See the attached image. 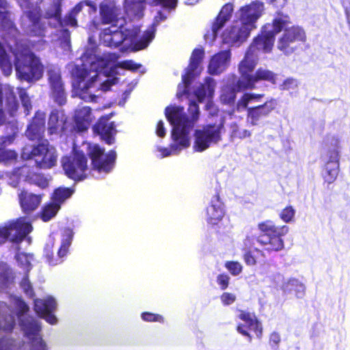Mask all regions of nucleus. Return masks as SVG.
<instances>
[{"label":"nucleus","instance_id":"24","mask_svg":"<svg viewBox=\"0 0 350 350\" xmlns=\"http://www.w3.org/2000/svg\"><path fill=\"white\" fill-rule=\"evenodd\" d=\"M94 131L98 134L101 139L107 144H111L114 142V136L116 134L115 124L109 121L107 117H102L94 126Z\"/></svg>","mask_w":350,"mask_h":350},{"label":"nucleus","instance_id":"26","mask_svg":"<svg viewBox=\"0 0 350 350\" xmlns=\"http://www.w3.org/2000/svg\"><path fill=\"white\" fill-rule=\"evenodd\" d=\"M325 163L323 171V177L328 183H333L338 174L339 171V159L336 152H332L329 157H323Z\"/></svg>","mask_w":350,"mask_h":350},{"label":"nucleus","instance_id":"52","mask_svg":"<svg viewBox=\"0 0 350 350\" xmlns=\"http://www.w3.org/2000/svg\"><path fill=\"white\" fill-rule=\"evenodd\" d=\"M10 232H7L5 227H0V244L4 243L7 239L8 240H16V237L12 234V231H17V228L14 226H11Z\"/></svg>","mask_w":350,"mask_h":350},{"label":"nucleus","instance_id":"35","mask_svg":"<svg viewBox=\"0 0 350 350\" xmlns=\"http://www.w3.org/2000/svg\"><path fill=\"white\" fill-rule=\"evenodd\" d=\"M92 116L91 113V109L89 107H79L75 111V122L76 127L79 131H84L88 129L90 122H92Z\"/></svg>","mask_w":350,"mask_h":350},{"label":"nucleus","instance_id":"43","mask_svg":"<svg viewBox=\"0 0 350 350\" xmlns=\"http://www.w3.org/2000/svg\"><path fill=\"white\" fill-rule=\"evenodd\" d=\"M13 280L12 271L5 263L0 262V291H4Z\"/></svg>","mask_w":350,"mask_h":350},{"label":"nucleus","instance_id":"51","mask_svg":"<svg viewBox=\"0 0 350 350\" xmlns=\"http://www.w3.org/2000/svg\"><path fill=\"white\" fill-rule=\"evenodd\" d=\"M225 267L234 276L239 275L243 270L242 265L237 261H227L225 263Z\"/></svg>","mask_w":350,"mask_h":350},{"label":"nucleus","instance_id":"11","mask_svg":"<svg viewBox=\"0 0 350 350\" xmlns=\"http://www.w3.org/2000/svg\"><path fill=\"white\" fill-rule=\"evenodd\" d=\"M87 152L92 160L93 176L96 178L95 173L100 175H106L113 167L116 154L111 150L107 154H104V150L97 144H87Z\"/></svg>","mask_w":350,"mask_h":350},{"label":"nucleus","instance_id":"37","mask_svg":"<svg viewBox=\"0 0 350 350\" xmlns=\"http://www.w3.org/2000/svg\"><path fill=\"white\" fill-rule=\"evenodd\" d=\"M276 75L266 68H259L255 73L253 74L251 80H250L245 88L253 90L256 88V83L259 81H267L272 83H275Z\"/></svg>","mask_w":350,"mask_h":350},{"label":"nucleus","instance_id":"64","mask_svg":"<svg viewBox=\"0 0 350 350\" xmlns=\"http://www.w3.org/2000/svg\"><path fill=\"white\" fill-rule=\"evenodd\" d=\"M156 133H157V135L160 137H163L165 136V129L164 128V124H163V121L160 120L157 123Z\"/></svg>","mask_w":350,"mask_h":350},{"label":"nucleus","instance_id":"28","mask_svg":"<svg viewBox=\"0 0 350 350\" xmlns=\"http://www.w3.org/2000/svg\"><path fill=\"white\" fill-rule=\"evenodd\" d=\"M44 124L45 114L42 111H37L26 131L27 137L31 140L40 139L44 131Z\"/></svg>","mask_w":350,"mask_h":350},{"label":"nucleus","instance_id":"50","mask_svg":"<svg viewBox=\"0 0 350 350\" xmlns=\"http://www.w3.org/2000/svg\"><path fill=\"white\" fill-rule=\"evenodd\" d=\"M17 93L19 95L25 112L26 113V115H28L31 109L30 98L27 95L26 90L24 89L17 88Z\"/></svg>","mask_w":350,"mask_h":350},{"label":"nucleus","instance_id":"57","mask_svg":"<svg viewBox=\"0 0 350 350\" xmlns=\"http://www.w3.org/2000/svg\"><path fill=\"white\" fill-rule=\"evenodd\" d=\"M151 3L154 5H161L165 8H174L177 0H150Z\"/></svg>","mask_w":350,"mask_h":350},{"label":"nucleus","instance_id":"44","mask_svg":"<svg viewBox=\"0 0 350 350\" xmlns=\"http://www.w3.org/2000/svg\"><path fill=\"white\" fill-rule=\"evenodd\" d=\"M73 192L74 191L69 188L59 187L54 191L51 198V202L59 204V207H61L62 204L69 198L72 195Z\"/></svg>","mask_w":350,"mask_h":350},{"label":"nucleus","instance_id":"31","mask_svg":"<svg viewBox=\"0 0 350 350\" xmlns=\"http://www.w3.org/2000/svg\"><path fill=\"white\" fill-rule=\"evenodd\" d=\"M17 228V231L13 230L12 234L16 236V240H10L11 242L18 243L32 230V226L27 221L25 218H19L15 221L10 222L5 226L7 232H10L11 226Z\"/></svg>","mask_w":350,"mask_h":350},{"label":"nucleus","instance_id":"23","mask_svg":"<svg viewBox=\"0 0 350 350\" xmlns=\"http://www.w3.org/2000/svg\"><path fill=\"white\" fill-rule=\"evenodd\" d=\"M56 305L55 300L51 297H48L43 299H36L34 302L36 312L48 323L52 325L57 323V319L53 314V312L55 309Z\"/></svg>","mask_w":350,"mask_h":350},{"label":"nucleus","instance_id":"6","mask_svg":"<svg viewBox=\"0 0 350 350\" xmlns=\"http://www.w3.org/2000/svg\"><path fill=\"white\" fill-rule=\"evenodd\" d=\"M264 97L263 94L245 93L237 101L230 115H234L236 111L242 112L247 110L248 124L252 126L258 125L260 121L268 117L278 105L273 98H269L261 104Z\"/></svg>","mask_w":350,"mask_h":350},{"label":"nucleus","instance_id":"4","mask_svg":"<svg viewBox=\"0 0 350 350\" xmlns=\"http://www.w3.org/2000/svg\"><path fill=\"white\" fill-rule=\"evenodd\" d=\"M62 0H38L39 6H37L38 10L45 18L51 19L54 23L53 25L55 27H59L58 30L59 42L62 48L67 51L70 50V40L69 31L64 28V25L71 27L77 26V17L82 11L85 6H89L92 9L93 12L96 11L95 4L90 1H82L75 5V7L66 16L62 21L61 18L62 14Z\"/></svg>","mask_w":350,"mask_h":350},{"label":"nucleus","instance_id":"47","mask_svg":"<svg viewBox=\"0 0 350 350\" xmlns=\"http://www.w3.org/2000/svg\"><path fill=\"white\" fill-rule=\"evenodd\" d=\"M59 204L50 202L46 204L42 208V219L44 221H48L55 217L59 210Z\"/></svg>","mask_w":350,"mask_h":350},{"label":"nucleus","instance_id":"14","mask_svg":"<svg viewBox=\"0 0 350 350\" xmlns=\"http://www.w3.org/2000/svg\"><path fill=\"white\" fill-rule=\"evenodd\" d=\"M61 163L65 174L69 178L81 180L87 177V159L83 153L75 150L72 156L63 157Z\"/></svg>","mask_w":350,"mask_h":350},{"label":"nucleus","instance_id":"48","mask_svg":"<svg viewBox=\"0 0 350 350\" xmlns=\"http://www.w3.org/2000/svg\"><path fill=\"white\" fill-rule=\"evenodd\" d=\"M23 167L17 169H14L12 172L7 173L6 176L8 178V184L14 187H16L21 180L27 181L29 179H25L23 177V174H27V173H23L21 170Z\"/></svg>","mask_w":350,"mask_h":350},{"label":"nucleus","instance_id":"34","mask_svg":"<svg viewBox=\"0 0 350 350\" xmlns=\"http://www.w3.org/2000/svg\"><path fill=\"white\" fill-rule=\"evenodd\" d=\"M19 199L23 211L29 213L39 206L42 201V196L27 191H22L19 194Z\"/></svg>","mask_w":350,"mask_h":350},{"label":"nucleus","instance_id":"60","mask_svg":"<svg viewBox=\"0 0 350 350\" xmlns=\"http://www.w3.org/2000/svg\"><path fill=\"white\" fill-rule=\"evenodd\" d=\"M243 260L247 265L254 266L256 264L257 260L251 250H247L243 254Z\"/></svg>","mask_w":350,"mask_h":350},{"label":"nucleus","instance_id":"27","mask_svg":"<svg viewBox=\"0 0 350 350\" xmlns=\"http://www.w3.org/2000/svg\"><path fill=\"white\" fill-rule=\"evenodd\" d=\"M230 56V51H224L213 56L208 65L209 72L217 75L224 72L229 66Z\"/></svg>","mask_w":350,"mask_h":350},{"label":"nucleus","instance_id":"56","mask_svg":"<svg viewBox=\"0 0 350 350\" xmlns=\"http://www.w3.org/2000/svg\"><path fill=\"white\" fill-rule=\"evenodd\" d=\"M21 286L27 296L32 297L33 295V288L27 276L23 278Z\"/></svg>","mask_w":350,"mask_h":350},{"label":"nucleus","instance_id":"18","mask_svg":"<svg viewBox=\"0 0 350 350\" xmlns=\"http://www.w3.org/2000/svg\"><path fill=\"white\" fill-rule=\"evenodd\" d=\"M204 52L201 49H195L190 58V64L186 70V72L182 77L183 83L179 84L176 96L180 98L186 93L187 86L190 84L191 79L199 74L202 70L200 63L203 59Z\"/></svg>","mask_w":350,"mask_h":350},{"label":"nucleus","instance_id":"5","mask_svg":"<svg viewBox=\"0 0 350 350\" xmlns=\"http://www.w3.org/2000/svg\"><path fill=\"white\" fill-rule=\"evenodd\" d=\"M166 18L167 16L164 13L158 12L157 15L154 16L152 26L144 33L139 40H137V35L139 32L138 27L122 31L119 29L120 27L116 26L104 29L100 35V40L104 45L109 47H118L123 44V47L133 46L135 51L144 49L154 38L155 26Z\"/></svg>","mask_w":350,"mask_h":350},{"label":"nucleus","instance_id":"46","mask_svg":"<svg viewBox=\"0 0 350 350\" xmlns=\"http://www.w3.org/2000/svg\"><path fill=\"white\" fill-rule=\"evenodd\" d=\"M0 67L6 76H9L12 71V65L3 46L0 43Z\"/></svg>","mask_w":350,"mask_h":350},{"label":"nucleus","instance_id":"55","mask_svg":"<svg viewBox=\"0 0 350 350\" xmlns=\"http://www.w3.org/2000/svg\"><path fill=\"white\" fill-rule=\"evenodd\" d=\"M16 153L10 150L0 149V162L14 160Z\"/></svg>","mask_w":350,"mask_h":350},{"label":"nucleus","instance_id":"41","mask_svg":"<svg viewBox=\"0 0 350 350\" xmlns=\"http://www.w3.org/2000/svg\"><path fill=\"white\" fill-rule=\"evenodd\" d=\"M21 171L23 173H27V174L23 176L25 179H29L28 181L35 183L41 188H45L48 186L49 180L43 176L34 173L29 166L23 165Z\"/></svg>","mask_w":350,"mask_h":350},{"label":"nucleus","instance_id":"33","mask_svg":"<svg viewBox=\"0 0 350 350\" xmlns=\"http://www.w3.org/2000/svg\"><path fill=\"white\" fill-rule=\"evenodd\" d=\"M66 117L63 111L53 110L48 121V132L51 134H57L64 129Z\"/></svg>","mask_w":350,"mask_h":350},{"label":"nucleus","instance_id":"42","mask_svg":"<svg viewBox=\"0 0 350 350\" xmlns=\"http://www.w3.org/2000/svg\"><path fill=\"white\" fill-rule=\"evenodd\" d=\"M324 146L326 152L323 157H329L332 152H336L338 159L340 157V139L335 135H327L324 139Z\"/></svg>","mask_w":350,"mask_h":350},{"label":"nucleus","instance_id":"49","mask_svg":"<svg viewBox=\"0 0 350 350\" xmlns=\"http://www.w3.org/2000/svg\"><path fill=\"white\" fill-rule=\"evenodd\" d=\"M232 137H236L240 139L249 138L252 136V132L247 129H240L237 123H232L230 126Z\"/></svg>","mask_w":350,"mask_h":350},{"label":"nucleus","instance_id":"38","mask_svg":"<svg viewBox=\"0 0 350 350\" xmlns=\"http://www.w3.org/2000/svg\"><path fill=\"white\" fill-rule=\"evenodd\" d=\"M232 11L233 5L231 3H227L222 8L216 19V21L212 26V33L211 36L213 39L215 38L217 32L219 30V29L222 27L225 23L230 18Z\"/></svg>","mask_w":350,"mask_h":350},{"label":"nucleus","instance_id":"1","mask_svg":"<svg viewBox=\"0 0 350 350\" xmlns=\"http://www.w3.org/2000/svg\"><path fill=\"white\" fill-rule=\"evenodd\" d=\"M118 59L115 53L100 54L95 40L90 36L88 46L81 57V66H75L72 69V94L88 102H95L103 92L118 82L115 77L117 69L120 68L135 71L141 64L133 60H125L113 65Z\"/></svg>","mask_w":350,"mask_h":350},{"label":"nucleus","instance_id":"2","mask_svg":"<svg viewBox=\"0 0 350 350\" xmlns=\"http://www.w3.org/2000/svg\"><path fill=\"white\" fill-rule=\"evenodd\" d=\"M29 308L19 297L11 299V306L0 304V331L10 332L15 325L17 317L19 325L25 336L31 342V350H46V345L40 336V325L38 321L27 315ZM18 345L8 338L0 339V350H18Z\"/></svg>","mask_w":350,"mask_h":350},{"label":"nucleus","instance_id":"17","mask_svg":"<svg viewBox=\"0 0 350 350\" xmlns=\"http://www.w3.org/2000/svg\"><path fill=\"white\" fill-rule=\"evenodd\" d=\"M264 10L263 3L253 1L239 9L237 14V22L253 31L256 28V22L262 15Z\"/></svg>","mask_w":350,"mask_h":350},{"label":"nucleus","instance_id":"16","mask_svg":"<svg viewBox=\"0 0 350 350\" xmlns=\"http://www.w3.org/2000/svg\"><path fill=\"white\" fill-rule=\"evenodd\" d=\"M73 232L70 228H65L62 231L61 245L57 251V256H53V247L55 243L53 237H50L44 247V256L48 262L51 265H56L62 262V258L66 255L71 244Z\"/></svg>","mask_w":350,"mask_h":350},{"label":"nucleus","instance_id":"29","mask_svg":"<svg viewBox=\"0 0 350 350\" xmlns=\"http://www.w3.org/2000/svg\"><path fill=\"white\" fill-rule=\"evenodd\" d=\"M225 215L223 203L220 201L219 196L212 198L210 205L206 208V220L213 225L220 221Z\"/></svg>","mask_w":350,"mask_h":350},{"label":"nucleus","instance_id":"39","mask_svg":"<svg viewBox=\"0 0 350 350\" xmlns=\"http://www.w3.org/2000/svg\"><path fill=\"white\" fill-rule=\"evenodd\" d=\"M282 288L285 293H295L297 298H302L305 295V286L296 279H289L285 282Z\"/></svg>","mask_w":350,"mask_h":350},{"label":"nucleus","instance_id":"53","mask_svg":"<svg viewBox=\"0 0 350 350\" xmlns=\"http://www.w3.org/2000/svg\"><path fill=\"white\" fill-rule=\"evenodd\" d=\"M16 258L19 265L27 269V271L29 270L31 260L33 259L31 255L20 253L16 256Z\"/></svg>","mask_w":350,"mask_h":350},{"label":"nucleus","instance_id":"8","mask_svg":"<svg viewBox=\"0 0 350 350\" xmlns=\"http://www.w3.org/2000/svg\"><path fill=\"white\" fill-rule=\"evenodd\" d=\"M260 231L256 241L262 247V250L256 248L254 250L265 256V252L270 254L272 252H278L284 247L282 237L287 234L288 228L286 226H275L271 221L261 222L258 225Z\"/></svg>","mask_w":350,"mask_h":350},{"label":"nucleus","instance_id":"54","mask_svg":"<svg viewBox=\"0 0 350 350\" xmlns=\"http://www.w3.org/2000/svg\"><path fill=\"white\" fill-rule=\"evenodd\" d=\"M295 209L291 206H287L285 208H284L282 212L280 214V218L284 221V222H290L293 218L295 216Z\"/></svg>","mask_w":350,"mask_h":350},{"label":"nucleus","instance_id":"10","mask_svg":"<svg viewBox=\"0 0 350 350\" xmlns=\"http://www.w3.org/2000/svg\"><path fill=\"white\" fill-rule=\"evenodd\" d=\"M21 157L24 160L33 159V163L40 168H51L56 164L57 156L53 146L42 143L37 146H25Z\"/></svg>","mask_w":350,"mask_h":350},{"label":"nucleus","instance_id":"12","mask_svg":"<svg viewBox=\"0 0 350 350\" xmlns=\"http://www.w3.org/2000/svg\"><path fill=\"white\" fill-rule=\"evenodd\" d=\"M223 122L219 124H208L195 131L193 149L197 152H202L212 144H216L221 139Z\"/></svg>","mask_w":350,"mask_h":350},{"label":"nucleus","instance_id":"59","mask_svg":"<svg viewBox=\"0 0 350 350\" xmlns=\"http://www.w3.org/2000/svg\"><path fill=\"white\" fill-rule=\"evenodd\" d=\"M297 87V81L293 79H287L280 85V89L283 90H293Z\"/></svg>","mask_w":350,"mask_h":350},{"label":"nucleus","instance_id":"13","mask_svg":"<svg viewBox=\"0 0 350 350\" xmlns=\"http://www.w3.org/2000/svg\"><path fill=\"white\" fill-rule=\"evenodd\" d=\"M21 8L23 10L25 17L27 22H23V27L31 36H43L46 26L42 22L37 6L31 3L29 0H17Z\"/></svg>","mask_w":350,"mask_h":350},{"label":"nucleus","instance_id":"7","mask_svg":"<svg viewBox=\"0 0 350 350\" xmlns=\"http://www.w3.org/2000/svg\"><path fill=\"white\" fill-rule=\"evenodd\" d=\"M11 50L15 57V68L19 78L30 82L38 81L42 77V64L26 44L17 43Z\"/></svg>","mask_w":350,"mask_h":350},{"label":"nucleus","instance_id":"22","mask_svg":"<svg viewBox=\"0 0 350 350\" xmlns=\"http://www.w3.org/2000/svg\"><path fill=\"white\" fill-rule=\"evenodd\" d=\"M239 318L245 322L244 324H240L237 326V331L249 338V341H251V336H250L246 328L250 330L254 331L258 337H260L262 334V326L260 322L257 320L256 316L250 312L241 311Z\"/></svg>","mask_w":350,"mask_h":350},{"label":"nucleus","instance_id":"63","mask_svg":"<svg viewBox=\"0 0 350 350\" xmlns=\"http://www.w3.org/2000/svg\"><path fill=\"white\" fill-rule=\"evenodd\" d=\"M10 129L12 131L11 135L4 137L2 140L5 144H10L14 139L16 133L18 132V129L13 124L10 125Z\"/></svg>","mask_w":350,"mask_h":350},{"label":"nucleus","instance_id":"15","mask_svg":"<svg viewBox=\"0 0 350 350\" xmlns=\"http://www.w3.org/2000/svg\"><path fill=\"white\" fill-rule=\"evenodd\" d=\"M289 23L282 29L284 32L278 41V49L286 54H290L295 51L297 44L299 42H304L306 36L304 30L299 26H292L288 27Z\"/></svg>","mask_w":350,"mask_h":350},{"label":"nucleus","instance_id":"61","mask_svg":"<svg viewBox=\"0 0 350 350\" xmlns=\"http://www.w3.org/2000/svg\"><path fill=\"white\" fill-rule=\"evenodd\" d=\"M229 280L230 277L225 273L219 274L217 277V282L222 290L226 289L228 286Z\"/></svg>","mask_w":350,"mask_h":350},{"label":"nucleus","instance_id":"9","mask_svg":"<svg viewBox=\"0 0 350 350\" xmlns=\"http://www.w3.org/2000/svg\"><path fill=\"white\" fill-rule=\"evenodd\" d=\"M288 23L289 16L279 14L271 24H267L264 26L261 35L253 40L247 50L257 55L260 51L265 53L269 52L273 45L275 35L280 32L282 28Z\"/></svg>","mask_w":350,"mask_h":350},{"label":"nucleus","instance_id":"36","mask_svg":"<svg viewBox=\"0 0 350 350\" xmlns=\"http://www.w3.org/2000/svg\"><path fill=\"white\" fill-rule=\"evenodd\" d=\"M124 11L131 19H139L143 16L145 8L144 0H125Z\"/></svg>","mask_w":350,"mask_h":350},{"label":"nucleus","instance_id":"40","mask_svg":"<svg viewBox=\"0 0 350 350\" xmlns=\"http://www.w3.org/2000/svg\"><path fill=\"white\" fill-rule=\"evenodd\" d=\"M215 88V81L212 78H206L205 83L200 85L199 88L195 90V94L198 102H202L206 96L211 97L214 93Z\"/></svg>","mask_w":350,"mask_h":350},{"label":"nucleus","instance_id":"62","mask_svg":"<svg viewBox=\"0 0 350 350\" xmlns=\"http://www.w3.org/2000/svg\"><path fill=\"white\" fill-rule=\"evenodd\" d=\"M236 300L235 295L230 293H224L221 295V301L225 306H228L233 304Z\"/></svg>","mask_w":350,"mask_h":350},{"label":"nucleus","instance_id":"19","mask_svg":"<svg viewBox=\"0 0 350 350\" xmlns=\"http://www.w3.org/2000/svg\"><path fill=\"white\" fill-rule=\"evenodd\" d=\"M258 55L247 50L243 59L238 66V70L241 77L237 79L238 86L241 88H245L246 83H248L253 75L252 73L258 64Z\"/></svg>","mask_w":350,"mask_h":350},{"label":"nucleus","instance_id":"30","mask_svg":"<svg viewBox=\"0 0 350 350\" xmlns=\"http://www.w3.org/2000/svg\"><path fill=\"white\" fill-rule=\"evenodd\" d=\"M237 78L234 75L229 77L226 84L221 89L220 98L222 103L230 104L234 102L236 94L241 90H249V88H241L237 84Z\"/></svg>","mask_w":350,"mask_h":350},{"label":"nucleus","instance_id":"32","mask_svg":"<svg viewBox=\"0 0 350 350\" xmlns=\"http://www.w3.org/2000/svg\"><path fill=\"white\" fill-rule=\"evenodd\" d=\"M3 94L5 96L6 107L11 116H15L18 109V103L16 99L14 88L9 85L0 84V104L2 103Z\"/></svg>","mask_w":350,"mask_h":350},{"label":"nucleus","instance_id":"20","mask_svg":"<svg viewBox=\"0 0 350 350\" xmlns=\"http://www.w3.org/2000/svg\"><path fill=\"white\" fill-rule=\"evenodd\" d=\"M251 31L250 29L236 21L223 33V41L230 46H239L247 40Z\"/></svg>","mask_w":350,"mask_h":350},{"label":"nucleus","instance_id":"58","mask_svg":"<svg viewBox=\"0 0 350 350\" xmlns=\"http://www.w3.org/2000/svg\"><path fill=\"white\" fill-rule=\"evenodd\" d=\"M142 319L145 321H158L163 322V318L159 314H155L150 312H144L142 314Z\"/></svg>","mask_w":350,"mask_h":350},{"label":"nucleus","instance_id":"25","mask_svg":"<svg viewBox=\"0 0 350 350\" xmlns=\"http://www.w3.org/2000/svg\"><path fill=\"white\" fill-rule=\"evenodd\" d=\"M100 12L103 23H111V26L122 27L124 20L122 16H119V10L117 8L106 3H101Z\"/></svg>","mask_w":350,"mask_h":350},{"label":"nucleus","instance_id":"3","mask_svg":"<svg viewBox=\"0 0 350 350\" xmlns=\"http://www.w3.org/2000/svg\"><path fill=\"white\" fill-rule=\"evenodd\" d=\"M189 116L184 111L183 107L170 106L165 109V113L173 129L172 137L174 143L170 148H158L161 157L177 154L180 151L190 145V132L199 118V107L195 102H191L188 109Z\"/></svg>","mask_w":350,"mask_h":350},{"label":"nucleus","instance_id":"21","mask_svg":"<svg viewBox=\"0 0 350 350\" xmlns=\"http://www.w3.org/2000/svg\"><path fill=\"white\" fill-rule=\"evenodd\" d=\"M47 76L51 96L57 104H64L66 97L60 70L55 67L51 68L47 72Z\"/></svg>","mask_w":350,"mask_h":350},{"label":"nucleus","instance_id":"45","mask_svg":"<svg viewBox=\"0 0 350 350\" xmlns=\"http://www.w3.org/2000/svg\"><path fill=\"white\" fill-rule=\"evenodd\" d=\"M6 1L0 0V29H11L12 22L10 18L9 14L6 12Z\"/></svg>","mask_w":350,"mask_h":350}]
</instances>
